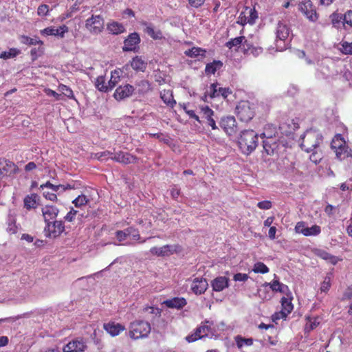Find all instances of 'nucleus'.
<instances>
[{
	"label": "nucleus",
	"instance_id": "obj_1",
	"mask_svg": "<svg viewBox=\"0 0 352 352\" xmlns=\"http://www.w3.org/2000/svg\"><path fill=\"white\" fill-rule=\"evenodd\" d=\"M322 141V135L316 130L306 131L302 137L300 147L305 151L309 153L316 148Z\"/></svg>",
	"mask_w": 352,
	"mask_h": 352
},
{
	"label": "nucleus",
	"instance_id": "obj_2",
	"mask_svg": "<svg viewBox=\"0 0 352 352\" xmlns=\"http://www.w3.org/2000/svg\"><path fill=\"white\" fill-rule=\"evenodd\" d=\"M258 135L253 130H245L239 138V145L243 153H250L257 146Z\"/></svg>",
	"mask_w": 352,
	"mask_h": 352
},
{
	"label": "nucleus",
	"instance_id": "obj_3",
	"mask_svg": "<svg viewBox=\"0 0 352 352\" xmlns=\"http://www.w3.org/2000/svg\"><path fill=\"white\" fill-rule=\"evenodd\" d=\"M331 147L336 153V157L340 160L352 157V149L346 144L341 134H336L333 138Z\"/></svg>",
	"mask_w": 352,
	"mask_h": 352
},
{
	"label": "nucleus",
	"instance_id": "obj_4",
	"mask_svg": "<svg viewBox=\"0 0 352 352\" xmlns=\"http://www.w3.org/2000/svg\"><path fill=\"white\" fill-rule=\"evenodd\" d=\"M151 327L149 322L144 320H135L129 325V336L134 340L148 337L151 333Z\"/></svg>",
	"mask_w": 352,
	"mask_h": 352
},
{
	"label": "nucleus",
	"instance_id": "obj_5",
	"mask_svg": "<svg viewBox=\"0 0 352 352\" xmlns=\"http://www.w3.org/2000/svg\"><path fill=\"white\" fill-rule=\"evenodd\" d=\"M236 114L241 121L248 122L255 116L254 104L248 100L240 101L236 107Z\"/></svg>",
	"mask_w": 352,
	"mask_h": 352
},
{
	"label": "nucleus",
	"instance_id": "obj_6",
	"mask_svg": "<svg viewBox=\"0 0 352 352\" xmlns=\"http://www.w3.org/2000/svg\"><path fill=\"white\" fill-rule=\"evenodd\" d=\"M298 10L309 21L316 22L318 21L319 15L316 12V8L311 0H304L300 1L298 5Z\"/></svg>",
	"mask_w": 352,
	"mask_h": 352
},
{
	"label": "nucleus",
	"instance_id": "obj_7",
	"mask_svg": "<svg viewBox=\"0 0 352 352\" xmlns=\"http://www.w3.org/2000/svg\"><path fill=\"white\" fill-rule=\"evenodd\" d=\"M258 18L257 11L254 8L245 6L240 12L237 19V23L244 26L246 24L253 25Z\"/></svg>",
	"mask_w": 352,
	"mask_h": 352
},
{
	"label": "nucleus",
	"instance_id": "obj_8",
	"mask_svg": "<svg viewBox=\"0 0 352 352\" xmlns=\"http://www.w3.org/2000/svg\"><path fill=\"white\" fill-rule=\"evenodd\" d=\"M19 170L18 166L13 162L5 158H0V179L12 177Z\"/></svg>",
	"mask_w": 352,
	"mask_h": 352
},
{
	"label": "nucleus",
	"instance_id": "obj_9",
	"mask_svg": "<svg viewBox=\"0 0 352 352\" xmlns=\"http://www.w3.org/2000/svg\"><path fill=\"white\" fill-rule=\"evenodd\" d=\"M219 85V84L217 82L211 84L209 87V92L205 93L203 100L206 101L208 96L210 98L221 96L226 99L232 94V90L229 87H220Z\"/></svg>",
	"mask_w": 352,
	"mask_h": 352
},
{
	"label": "nucleus",
	"instance_id": "obj_10",
	"mask_svg": "<svg viewBox=\"0 0 352 352\" xmlns=\"http://www.w3.org/2000/svg\"><path fill=\"white\" fill-rule=\"evenodd\" d=\"M104 22L100 15H92L85 21V28L93 34H100L104 29Z\"/></svg>",
	"mask_w": 352,
	"mask_h": 352
},
{
	"label": "nucleus",
	"instance_id": "obj_11",
	"mask_svg": "<svg viewBox=\"0 0 352 352\" xmlns=\"http://www.w3.org/2000/svg\"><path fill=\"white\" fill-rule=\"evenodd\" d=\"M212 332L211 325L210 324L209 321H204L201 323L200 326H199L196 329L194 333L188 336L186 338V340L188 342H195L199 339H201L203 338L207 337L209 333Z\"/></svg>",
	"mask_w": 352,
	"mask_h": 352
},
{
	"label": "nucleus",
	"instance_id": "obj_12",
	"mask_svg": "<svg viewBox=\"0 0 352 352\" xmlns=\"http://www.w3.org/2000/svg\"><path fill=\"white\" fill-rule=\"evenodd\" d=\"M219 126L229 136L234 135L237 132V124L234 116L222 117L219 121Z\"/></svg>",
	"mask_w": 352,
	"mask_h": 352
},
{
	"label": "nucleus",
	"instance_id": "obj_13",
	"mask_svg": "<svg viewBox=\"0 0 352 352\" xmlns=\"http://www.w3.org/2000/svg\"><path fill=\"white\" fill-rule=\"evenodd\" d=\"M46 236L50 238H56L65 231V225L63 221H54L46 223L45 228Z\"/></svg>",
	"mask_w": 352,
	"mask_h": 352
},
{
	"label": "nucleus",
	"instance_id": "obj_14",
	"mask_svg": "<svg viewBox=\"0 0 352 352\" xmlns=\"http://www.w3.org/2000/svg\"><path fill=\"white\" fill-rule=\"evenodd\" d=\"M140 35L137 32L131 33L124 41L122 50L124 52H138L140 49Z\"/></svg>",
	"mask_w": 352,
	"mask_h": 352
},
{
	"label": "nucleus",
	"instance_id": "obj_15",
	"mask_svg": "<svg viewBox=\"0 0 352 352\" xmlns=\"http://www.w3.org/2000/svg\"><path fill=\"white\" fill-rule=\"evenodd\" d=\"M295 231L297 233L302 234L305 236H318L321 232V228L318 225H314L309 228L306 226L305 221H299L295 226Z\"/></svg>",
	"mask_w": 352,
	"mask_h": 352
},
{
	"label": "nucleus",
	"instance_id": "obj_16",
	"mask_svg": "<svg viewBox=\"0 0 352 352\" xmlns=\"http://www.w3.org/2000/svg\"><path fill=\"white\" fill-rule=\"evenodd\" d=\"M112 160L125 165L129 164H136L138 162V157L128 152L119 151L110 157Z\"/></svg>",
	"mask_w": 352,
	"mask_h": 352
},
{
	"label": "nucleus",
	"instance_id": "obj_17",
	"mask_svg": "<svg viewBox=\"0 0 352 352\" xmlns=\"http://www.w3.org/2000/svg\"><path fill=\"white\" fill-rule=\"evenodd\" d=\"M200 113L201 118L205 120L206 124L210 126L212 130L219 129L214 119V112L208 106L200 107Z\"/></svg>",
	"mask_w": 352,
	"mask_h": 352
},
{
	"label": "nucleus",
	"instance_id": "obj_18",
	"mask_svg": "<svg viewBox=\"0 0 352 352\" xmlns=\"http://www.w3.org/2000/svg\"><path fill=\"white\" fill-rule=\"evenodd\" d=\"M135 89L133 85L125 84L124 85L119 86L116 89L113 96L117 100H121L131 96L132 94L135 93Z\"/></svg>",
	"mask_w": 352,
	"mask_h": 352
},
{
	"label": "nucleus",
	"instance_id": "obj_19",
	"mask_svg": "<svg viewBox=\"0 0 352 352\" xmlns=\"http://www.w3.org/2000/svg\"><path fill=\"white\" fill-rule=\"evenodd\" d=\"M208 286V284L206 278L196 277L192 280L190 288L195 294L201 295L206 291Z\"/></svg>",
	"mask_w": 352,
	"mask_h": 352
},
{
	"label": "nucleus",
	"instance_id": "obj_20",
	"mask_svg": "<svg viewBox=\"0 0 352 352\" xmlns=\"http://www.w3.org/2000/svg\"><path fill=\"white\" fill-rule=\"evenodd\" d=\"M285 294L286 296H283L281 298L282 309L280 314L281 315L282 318H285L288 316V314H289L294 309V306L292 302V300L293 299L292 296V293L289 291V292L285 293Z\"/></svg>",
	"mask_w": 352,
	"mask_h": 352
},
{
	"label": "nucleus",
	"instance_id": "obj_21",
	"mask_svg": "<svg viewBox=\"0 0 352 352\" xmlns=\"http://www.w3.org/2000/svg\"><path fill=\"white\" fill-rule=\"evenodd\" d=\"M299 128V124L294 119H286L279 125V129L283 134L288 136L292 134Z\"/></svg>",
	"mask_w": 352,
	"mask_h": 352
},
{
	"label": "nucleus",
	"instance_id": "obj_22",
	"mask_svg": "<svg viewBox=\"0 0 352 352\" xmlns=\"http://www.w3.org/2000/svg\"><path fill=\"white\" fill-rule=\"evenodd\" d=\"M87 348L85 342L82 340H73L66 344L63 349V352H84Z\"/></svg>",
	"mask_w": 352,
	"mask_h": 352
},
{
	"label": "nucleus",
	"instance_id": "obj_23",
	"mask_svg": "<svg viewBox=\"0 0 352 352\" xmlns=\"http://www.w3.org/2000/svg\"><path fill=\"white\" fill-rule=\"evenodd\" d=\"M141 24L142 25L145 27L144 32L153 39L162 40L164 38L162 32L159 29L155 30L152 24L148 23L146 21L142 22Z\"/></svg>",
	"mask_w": 352,
	"mask_h": 352
},
{
	"label": "nucleus",
	"instance_id": "obj_24",
	"mask_svg": "<svg viewBox=\"0 0 352 352\" xmlns=\"http://www.w3.org/2000/svg\"><path fill=\"white\" fill-rule=\"evenodd\" d=\"M58 209L54 206H45L42 208L43 216L45 219V222L47 223L51 220H54L56 218L58 214Z\"/></svg>",
	"mask_w": 352,
	"mask_h": 352
},
{
	"label": "nucleus",
	"instance_id": "obj_25",
	"mask_svg": "<svg viewBox=\"0 0 352 352\" xmlns=\"http://www.w3.org/2000/svg\"><path fill=\"white\" fill-rule=\"evenodd\" d=\"M104 329L112 336L119 335L122 331L125 329L124 325L116 323L115 322H110L105 323L103 325Z\"/></svg>",
	"mask_w": 352,
	"mask_h": 352
},
{
	"label": "nucleus",
	"instance_id": "obj_26",
	"mask_svg": "<svg viewBox=\"0 0 352 352\" xmlns=\"http://www.w3.org/2000/svg\"><path fill=\"white\" fill-rule=\"evenodd\" d=\"M68 32V27L65 25L60 26L58 28L54 27L46 28L41 31V33L48 36H59L61 38L64 37L65 32Z\"/></svg>",
	"mask_w": 352,
	"mask_h": 352
},
{
	"label": "nucleus",
	"instance_id": "obj_27",
	"mask_svg": "<svg viewBox=\"0 0 352 352\" xmlns=\"http://www.w3.org/2000/svg\"><path fill=\"white\" fill-rule=\"evenodd\" d=\"M39 197L36 193L28 195L23 199L24 208L28 210L35 209L38 206Z\"/></svg>",
	"mask_w": 352,
	"mask_h": 352
},
{
	"label": "nucleus",
	"instance_id": "obj_28",
	"mask_svg": "<svg viewBox=\"0 0 352 352\" xmlns=\"http://www.w3.org/2000/svg\"><path fill=\"white\" fill-rule=\"evenodd\" d=\"M164 304L168 308L180 309L187 304V302L183 297H175L165 300Z\"/></svg>",
	"mask_w": 352,
	"mask_h": 352
},
{
	"label": "nucleus",
	"instance_id": "obj_29",
	"mask_svg": "<svg viewBox=\"0 0 352 352\" xmlns=\"http://www.w3.org/2000/svg\"><path fill=\"white\" fill-rule=\"evenodd\" d=\"M290 34L289 28L285 23L279 22L276 29V38L285 41Z\"/></svg>",
	"mask_w": 352,
	"mask_h": 352
},
{
	"label": "nucleus",
	"instance_id": "obj_30",
	"mask_svg": "<svg viewBox=\"0 0 352 352\" xmlns=\"http://www.w3.org/2000/svg\"><path fill=\"white\" fill-rule=\"evenodd\" d=\"M212 287L215 292H221L228 287V278L225 276H219L212 281Z\"/></svg>",
	"mask_w": 352,
	"mask_h": 352
},
{
	"label": "nucleus",
	"instance_id": "obj_31",
	"mask_svg": "<svg viewBox=\"0 0 352 352\" xmlns=\"http://www.w3.org/2000/svg\"><path fill=\"white\" fill-rule=\"evenodd\" d=\"M243 52L245 54H252L253 56H256L263 52V48L261 47L254 46L248 40H245L243 43Z\"/></svg>",
	"mask_w": 352,
	"mask_h": 352
},
{
	"label": "nucleus",
	"instance_id": "obj_32",
	"mask_svg": "<svg viewBox=\"0 0 352 352\" xmlns=\"http://www.w3.org/2000/svg\"><path fill=\"white\" fill-rule=\"evenodd\" d=\"M131 66L136 72H144L147 63L141 56H136L131 61Z\"/></svg>",
	"mask_w": 352,
	"mask_h": 352
},
{
	"label": "nucleus",
	"instance_id": "obj_33",
	"mask_svg": "<svg viewBox=\"0 0 352 352\" xmlns=\"http://www.w3.org/2000/svg\"><path fill=\"white\" fill-rule=\"evenodd\" d=\"M160 98L163 102L170 107L173 108L176 104V101L173 98V91L170 89H164L162 91L160 92Z\"/></svg>",
	"mask_w": 352,
	"mask_h": 352
},
{
	"label": "nucleus",
	"instance_id": "obj_34",
	"mask_svg": "<svg viewBox=\"0 0 352 352\" xmlns=\"http://www.w3.org/2000/svg\"><path fill=\"white\" fill-rule=\"evenodd\" d=\"M95 87L101 92L107 93L111 91L109 83L106 82L105 76L102 75L96 78L95 80Z\"/></svg>",
	"mask_w": 352,
	"mask_h": 352
},
{
	"label": "nucleus",
	"instance_id": "obj_35",
	"mask_svg": "<svg viewBox=\"0 0 352 352\" xmlns=\"http://www.w3.org/2000/svg\"><path fill=\"white\" fill-rule=\"evenodd\" d=\"M122 71L120 69H114L111 72V78L108 81L111 91L119 83L121 80Z\"/></svg>",
	"mask_w": 352,
	"mask_h": 352
},
{
	"label": "nucleus",
	"instance_id": "obj_36",
	"mask_svg": "<svg viewBox=\"0 0 352 352\" xmlns=\"http://www.w3.org/2000/svg\"><path fill=\"white\" fill-rule=\"evenodd\" d=\"M269 283L270 284H268V286L273 292L283 294H285L289 292L288 286L280 283L278 280H274L272 283Z\"/></svg>",
	"mask_w": 352,
	"mask_h": 352
},
{
	"label": "nucleus",
	"instance_id": "obj_37",
	"mask_svg": "<svg viewBox=\"0 0 352 352\" xmlns=\"http://www.w3.org/2000/svg\"><path fill=\"white\" fill-rule=\"evenodd\" d=\"M316 254L320 258L325 260L333 265H336L338 261V258L336 256L331 254L324 250H317Z\"/></svg>",
	"mask_w": 352,
	"mask_h": 352
},
{
	"label": "nucleus",
	"instance_id": "obj_38",
	"mask_svg": "<svg viewBox=\"0 0 352 352\" xmlns=\"http://www.w3.org/2000/svg\"><path fill=\"white\" fill-rule=\"evenodd\" d=\"M330 19L334 28L339 29L341 27H343L345 30V25L344 24V14L333 12L330 15Z\"/></svg>",
	"mask_w": 352,
	"mask_h": 352
},
{
	"label": "nucleus",
	"instance_id": "obj_39",
	"mask_svg": "<svg viewBox=\"0 0 352 352\" xmlns=\"http://www.w3.org/2000/svg\"><path fill=\"white\" fill-rule=\"evenodd\" d=\"M161 256H168L181 250V246L177 245H165L160 248Z\"/></svg>",
	"mask_w": 352,
	"mask_h": 352
},
{
	"label": "nucleus",
	"instance_id": "obj_40",
	"mask_svg": "<svg viewBox=\"0 0 352 352\" xmlns=\"http://www.w3.org/2000/svg\"><path fill=\"white\" fill-rule=\"evenodd\" d=\"M135 88L139 95L146 94L151 90V84L146 80H142L138 82Z\"/></svg>",
	"mask_w": 352,
	"mask_h": 352
},
{
	"label": "nucleus",
	"instance_id": "obj_41",
	"mask_svg": "<svg viewBox=\"0 0 352 352\" xmlns=\"http://www.w3.org/2000/svg\"><path fill=\"white\" fill-rule=\"evenodd\" d=\"M268 283H263L257 290L258 297L263 300H269L272 298V294L268 289Z\"/></svg>",
	"mask_w": 352,
	"mask_h": 352
},
{
	"label": "nucleus",
	"instance_id": "obj_42",
	"mask_svg": "<svg viewBox=\"0 0 352 352\" xmlns=\"http://www.w3.org/2000/svg\"><path fill=\"white\" fill-rule=\"evenodd\" d=\"M223 66V63L220 60H214L212 63H208L206 65L205 72L206 74H214L215 72L220 69Z\"/></svg>",
	"mask_w": 352,
	"mask_h": 352
},
{
	"label": "nucleus",
	"instance_id": "obj_43",
	"mask_svg": "<svg viewBox=\"0 0 352 352\" xmlns=\"http://www.w3.org/2000/svg\"><path fill=\"white\" fill-rule=\"evenodd\" d=\"M263 146L267 155H272L274 153V150L277 147L276 142L274 138H265L263 141Z\"/></svg>",
	"mask_w": 352,
	"mask_h": 352
},
{
	"label": "nucleus",
	"instance_id": "obj_44",
	"mask_svg": "<svg viewBox=\"0 0 352 352\" xmlns=\"http://www.w3.org/2000/svg\"><path fill=\"white\" fill-rule=\"evenodd\" d=\"M206 51L201 47H193L185 52V54L190 58H196L201 55V56H206Z\"/></svg>",
	"mask_w": 352,
	"mask_h": 352
},
{
	"label": "nucleus",
	"instance_id": "obj_45",
	"mask_svg": "<svg viewBox=\"0 0 352 352\" xmlns=\"http://www.w3.org/2000/svg\"><path fill=\"white\" fill-rule=\"evenodd\" d=\"M277 133L276 128L272 124H267L265 126L262 137L263 138L273 139Z\"/></svg>",
	"mask_w": 352,
	"mask_h": 352
},
{
	"label": "nucleus",
	"instance_id": "obj_46",
	"mask_svg": "<svg viewBox=\"0 0 352 352\" xmlns=\"http://www.w3.org/2000/svg\"><path fill=\"white\" fill-rule=\"evenodd\" d=\"M107 30L113 34H118L124 31V27L118 22H113L107 25Z\"/></svg>",
	"mask_w": 352,
	"mask_h": 352
},
{
	"label": "nucleus",
	"instance_id": "obj_47",
	"mask_svg": "<svg viewBox=\"0 0 352 352\" xmlns=\"http://www.w3.org/2000/svg\"><path fill=\"white\" fill-rule=\"evenodd\" d=\"M245 40H246L245 36H238L228 41L226 43V46L229 49H232L233 47H239L241 45L243 47V43Z\"/></svg>",
	"mask_w": 352,
	"mask_h": 352
},
{
	"label": "nucleus",
	"instance_id": "obj_48",
	"mask_svg": "<svg viewBox=\"0 0 352 352\" xmlns=\"http://www.w3.org/2000/svg\"><path fill=\"white\" fill-rule=\"evenodd\" d=\"M20 41L21 43L32 45H41L43 44V42L41 40L37 39L36 38H31L25 35H21L20 36Z\"/></svg>",
	"mask_w": 352,
	"mask_h": 352
},
{
	"label": "nucleus",
	"instance_id": "obj_49",
	"mask_svg": "<svg viewBox=\"0 0 352 352\" xmlns=\"http://www.w3.org/2000/svg\"><path fill=\"white\" fill-rule=\"evenodd\" d=\"M21 53L20 50L17 48H10L8 51L3 52L0 54V58L7 60L18 56Z\"/></svg>",
	"mask_w": 352,
	"mask_h": 352
},
{
	"label": "nucleus",
	"instance_id": "obj_50",
	"mask_svg": "<svg viewBox=\"0 0 352 352\" xmlns=\"http://www.w3.org/2000/svg\"><path fill=\"white\" fill-rule=\"evenodd\" d=\"M89 201V199L85 195L81 194L72 201V204L76 208H80L87 205Z\"/></svg>",
	"mask_w": 352,
	"mask_h": 352
},
{
	"label": "nucleus",
	"instance_id": "obj_51",
	"mask_svg": "<svg viewBox=\"0 0 352 352\" xmlns=\"http://www.w3.org/2000/svg\"><path fill=\"white\" fill-rule=\"evenodd\" d=\"M235 341L239 349H241L244 346H251L253 344L252 338H245L241 336H236Z\"/></svg>",
	"mask_w": 352,
	"mask_h": 352
},
{
	"label": "nucleus",
	"instance_id": "obj_52",
	"mask_svg": "<svg viewBox=\"0 0 352 352\" xmlns=\"http://www.w3.org/2000/svg\"><path fill=\"white\" fill-rule=\"evenodd\" d=\"M252 271L256 274H267L269 272L270 270L263 262H257L254 265Z\"/></svg>",
	"mask_w": 352,
	"mask_h": 352
},
{
	"label": "nucleus",
	"instance_id": "obj_53",
	"mask_svg": "<svg viewBox=\"0 0 352 352\" xmlns=\"http://www.w3.org/2000/svg\"><path fill=\"white\" fill-rule=\"evenodd\" d=\"M58 91L62 93L64 96L70 99H74V95L72 89L63 84L58 85Z\"/></svg>",
	"mask_w": 352,
	"mask_h": 352
},
{
	"label": "nucleus",
	"instance_id": "obj_54",
	"mask_svg": "<svg viewBox=\"0 0 352 352\" xmlns=\"http://www.w3.org/2000/svg\"><path fill=\"white\" fill-rule=\"evenodd\" d=\"M6 230L10 234L17 233L19 230V226L16 225V220L14 218L9 219Z\"/></svg>",
	"mask_w": 352,
	"mask_h": 352
},
{
	"label": "nucleus",
	"instance_id": "obj_55",
	"mask_svg": "<svg viewBox=\"0 0 352 352\" xmlns=\"http://www.w3.org/2000/svg\"><path fill=\"white\" fill-rule=\"evenodd\" d=\"M340 50L344 54H352V42L342 41L340 43Z\"/></svg>",
	"mask_w": 352,
	"mask_h": 352
},
{
	"label": "nucleus",
	"instance_id": "obj_56",
	"mask_svg": "<svg viewBox=\"0 0 352 352\" xmlns=\"http://www.w3.org/2000/svg\"><path fill=\"white\" fill-rule=\"evenodd\" d=\"M344 24L345 25V30L348 28H352V10H347L344 14Z\"/></svg>",
	"mask_w": 352,
	"mask_h": 352
},
{
	"label": "nucleus",
	"instance_id": "obj_57",
	"mask_svg": "<svg viewBox=\"0 0 352 352\" xmlns=\"http://www.w3.org/2000/svg\"><path fill=\"white\" fill-rule=\"evenodd\" d=\"M49 12V6L46 4H42L37 9V14L41 16H45Z\"/></svg>",
	"mask_w": 352,
	"mask_h": 352
},
{
	"label": "nucleus",
	"instance_id": "obj_58",
	"mask_svg": "<svg viewBox=\"0 0 352 352\" xmlns=\"http://www.w3.org/2000/svg\"><path fill=\"white\" fill-rule=\"evenodd\" d=\"M77 213L78 211L72 208L71 210L65 216L64 219L67 221L72 222L75 219Z\"/></svg>",
	"mask_w": 352,
	"mask_h": 352
},
{
	"label": "nucleus",
	"instance_id": "obj_59",
	"mask_svg": "<svg viewBox=\"0 0 352 352\" xmlns=\"http://www.w3.org/2000/svg\"><path fill=\"white\" fill-rule=\"evenodd\" d=\"M331 287V279L329 276H326L324 278V281L321 284L320 290L323 292H327L329 291Z\"/></svg>",
	"mask_w": 352,
	"mask_h": 352
},
{
	"label": "nucleus",
	"instance_id": "obj_60",
	"mask_svg": "<svg viewBox=\"0 0 352 352\" xmlns=\"http://www.w3.org/2000/svg\"><path fill=\"white\" fill-rule=\"evenodd\" d=\"M249 278V276L247 274L236 273L233 276L234 281L245 282Z\"/></svg>",
	"mask_w": 352,
	"mask_h": 352
},
{
	"label": "nucleus",
	"instance_id": "obj_61",
	"mask_svg": "<svg viewBox=\"0 0 352 352\" xmlns=\"http://www.w3.org/2000/svg\"><path fill=\"white\" fill-rule=\"evenodd\" d=\"M257 206L262 210H269L272 208V204L270 201L265 200L257 204Z\"/></svg>",
	"mask_w": 352,
	"mask_h": 352
},
{
	"label": "nucleus",
	"instance_id": "obj_62",
	"mask_svg": "<svg viewBox=\"0 0 352 352\" xmlns=\"http://www.w3.org/2000/svg\"><path fill=\"white\" fill-rule=\"evenodd\" d=\"M45 187L49 188L54 192H57L60 189V186L54 185L50 182H47L45 184H41L40 186V188L42 189L44 188Z\"/></svg>",
	"mask_w": 352,
	"mask_h": 352
},
{
	"label": "nucleus",
	"instance_id": "obj_63",
	"mask_svg": "<svg viewBox=\"0 0 352 352\" xmlns=\"http://www.w3.org/2000/svg\"><path fill=\"white\" fill-rule=\"evenodd\" d=\"M352 299V285L348 287L343 294L342 300H348Z\"/></svg>",
	"mask_w": 352,
	"mask_h": 352
},
{
	"label": "nucleus",
	"instance_id": "obj_64",
	"mask_svg": "<svg viewBox=\"0 0 352 352\" xmlns=\"http://www.w3.org/2000/svg\"><path fill=\"white\" fill-rule=\"evenodd\" d=\"M184 109L185 112L186 113V114L190 118L195 119L196 121H197L198 122L201 123V120L199 119V117L195 113L194 110L187 109L186 107H184Z\"/></svg>",
	"mask_w": 352,
	"mask_h": 352
}]
</instances>
